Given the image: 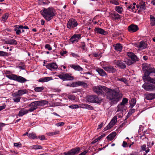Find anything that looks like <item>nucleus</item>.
Returning <instances> with one entry per match:
<instances>
[{
	"mask_svg": "<svg viewBox=\"0 0 155 155\" xmlns=\"http://www.w3.org/2000/svg\"><path fill=\"white\" fill-rule=\"evenodd\" d=\"M41 14L47 21L51 19L56 14L55 10L53 8L49 7L48 8H44L43 10L40 11Z\"/></svg>",
	"mask_w": 155,
	"mask_h": 155,
	"instance_id": "f257e3e1",
	"label": "nucleus"
},
{
	"mask_svg": "<svg viewBox=\"0 0 155 155\" xmlns=\"http://www.w3.org/2000/svg\"><path fill=\"white\" fill-rule=\"evenodd\" d=\"M105 92L107 98L112 100L113 103L115 104L119 101L118 94L115 90L107 88Z\"/></svg>",
	"mask_w": 155,
	"mask_h": 155,
	"instance_id": "f03ea898",
	"label": "nucleus"
},
{
	"mask_svg": "<svg viewBox=\"0 0 155 155\" xmlns=\"http://www.w3.org/2000/svg\"><path fill=\"white\" fill-rule=\"evenodd\" d=\"M142 70L144 72L143 76L148 75L155 76V68L151 67L150 64L144 63L143 64Z\"/></svg>",
	"mask_w": 155,
	"mask_h": 155,
	"instance_id": "7ed1b4c3",
	"label": "nucleus"
},
{
	"mask_svg": "<svg viewBox=\"0 0 155 155\" xmlns=\"http://www.w3.org/2000/svg\"><path fill=\"white\" fill-rule=\"evenodd\" d=\"M127 54L129 57L131 58L132 60L130 59L125 58L123 61V62L125 64L129 66L133 64L134 62L139 61V58L134 53L131 52H127Z\"/></svg>",
	"mask_w": 155,
	"mask_h": 155,
	"instance_id": "20e7f679",
	"label": "nucleus"
},
{
	"mask_svg": "<svg viewBox=\"0 0 155 155\" xmlns=\"http://www.w3.org/2000/svg\"><path fill=\"white\" fill-rule=\"evenodd\" d=\"M10 72L8 71H6V77L10 80H13L21 83H23L27 81V80L24 78L19 76H18L16 74H8Z\"/></svg>",
	"mask_w": 155,
	"mask_h": 155,
	"instance_id": "39448f33",
	"label": "nucleus"
},
{
	"mask_svg": "<svg viewBox=\"0 0 155 155\" xmlns=\"http://www.w3.org/2000/svg\"><path fill=\"white\" fill-rule=\"evenodd\" d=\"M93 91L98 95H104L107 88L104 86H95L93 88Z\"/></svg>",
	"mask_w": 155,
	"mask_h": 155,
	"instance_id": "423d86ee",
	"label": "nucleus"
},
{
	"mask_svg": "<svg viewBox=\"0 0 155 155\" xmlns=\"http://www.w3.org/2000/svg\"><path fill=\"white\" fill-rule=\"evenodd\" d=\"M78 25V23L76 20L74 19H70L68 22L67 28L70 29H74Z\"/></svg>",
	"mask_w": 155,
	"mask_h": 155,
	"instance_id": "0eeeda50",
	"label": "nucleus"
},
{
	"mask_svg": "<svg viewBox=\"0 0 155 155\" xmlns=\"http://www.w3.org/2000/svg\"><path fill=\"white\" fill-rule=\"evenodd\" d=\"M71 74H62L59 75L58 76L60 79L64 81H71L74 79V78L73 76H72Z\"/></svg>",
	"mask_w": 155,
	"mask_h": 155,
	"instance_id": "6e6552de",
	"label": "nucleus"
},
{
	"mask_svg": "<svg viewBox=\"0 0 155 155\" xmlns=\"http://www.w3.org/2000/svg\"><path fill=\"white\" fill-rule=\"evenodd\" d=\"M80 150L79 147H78L73 148L67 152H64V154L65 155H74L79 153Z\"/></svg>",
	"mask_w": 155,
	"mask_h": 155,
	"instance_id": "1a4fd4ad",
	"label": "nucleus"
},
{
	"mask_svg": "<svg viewBox=\"0 0 155 155\" xmlns=\"http://www.w3.org/2000/svg\"><path fill=\"white\" fill-rule=\"evenodd\" d=\"M79 86H82L84 87H87V84L81 81H78L74 82L71 84L70 86L71 87H75Z\"/></svg>",
	"mask_w": 155,
	"mask_h": 155,
	"instance_id": "9d476101",
	"label": "nucleus"
},
{
	"mask_svg": "<svg viewBox=\"0 0 155 155\" xmlns=\"http://www.w3.org/2000/svg\"><path fill=\"white\" fill-rule=\"evenodd\" d=\"M114 63L115 65L120 68L124 69L126 67V64L122 60H115L114 61Z\"/></svg>",
	"mask_w": 155,
	"mask_h": 155,
	"instance_id": "9b49d317",
	"label": "nucleus"
},
{
	"mask_svg": "<svg viewBox=\"0 0 155 155\" xmlns=\"http://www.w3.org/2000/svg\"><path fill=\"white\" fill-rule=\"evenodd\" d=\"M88 102L91 103H98L100 100L98 97L95 95H92L89 97L87 99Z\"/></svg>",
	"mask_w": 155,
	"mask_h": 155,
	"instance_id": "f8f14e48",
	"label": "nucleus"
},
{
	"mask_svg": "<svg viewBox=\"0 0 155 155\" xmlns=\"http://www.w3.org/2000/svg\"><path fill=\"white\" fill-rule=\"evenodd\" d=\"M125 106L124 105H121V104L118 105L117 107V110L116 113H118V112H120V115H118V117L119 118L121 117L123 115V112L124 110H125L124 109Z\"/></svg>",
	"mask_w": 155,
	"mask_h": 155,
	"instance_id": "ddd939ff",
	"label": "nucleus"
},
{
	"mask_svg": "<svg viewBox=\"0 0 155 155\" xmlns=\"http://www.w3.org/2000/svg\"><path fill=\"white\" fill-rule=\"evenodd\" d=\"M142 87L146 91H155V86L147 84H144L142 86Z\"/></svg>",
	"mask_w": 155,
	"mask_h": 155,
	"instance_id": "4468645a",
	"label": "nucleus"
},
{
	"mask_svg": "<svg viewBox=\"0 0 155 155\" xmlns=\"http://www.w3.org/2000/svg\"><path fill=\"white\" fill-rule=\"evenodd\" d=\"M117 121V117L116 116H115L113 117L109 124L104 128L105 130H107L108 129L111 128L115 124Z\"/></svg>",
	"mask_w": 155,
	"mask_h": 155,
	"instance_id": "2eb2a0df",
	"label": "nucleus"
},
{
	"mask_svg": "<svg viewBox=\"0 0 155 155\" xmlns=\"http://www.w3.org/2000/svg\"><path fill=\"white\" fill-rule=\"evenodd\" d=\"M127 28L129 31L131 33L135 32L139 29L138 26L134 24L130 25Z\"/></svg>",
	"mask_w": 155,
	"mask_h": 155,
	"instance_id": "dca6fc26",
	"label": "nucleus"
},
{
	"mask_svg": "<svg viewBox=\"0 0 155 155\" xmlns=\"http://www.w3.org/2000/svg\"><path fill=\"white\" fill-rule=\"evenodd\" d=\"M103 68L106 71H108L109 73H115L117 71L116 69L111 66H107L103 67Z\"/></svg>",
	"mask_w": 155,
	"mask_h": 155,
	"instance_id": "f3484780",
	"label": "nucleus"
},
{
	"mask_svg": "<svg viewBox=\"0 0 155 155\" xmlns=\"http://www.w3.org/2000/svg\"><path fill=\"white\" fill-rule=\"evenodd\" d=\"M46 66L48 69L51 71L55 70L58 67L57 64L54 62L48 64L46 65Z\"/></svg>",
	"mask_w": 155,
	"mask_h": 155,
	"instance_id": "a211bd4d",
	"label": "nucleus"
},
{
	"mask_svg": "<svg viewBox=\"0 0 155 155\" xmlns=\"http://www.w3.org/2000/svg\"><path fill=\"white\" fill-rule=\"evenodd\" d=\"M150 75L147 76H143V79L144 81H148L150 82V83L153 84H155V78H151Z\"/></svg>",
	"mask_w": 155,
	"mask_h": 155,
	"instance_id": "6ab92c4d",
	"label": "nucleus"
},
{
	"mask_svg": "<svg viewBox=\"0 0 155 155\" xmlns=\"http://www.w3.org/2000/svg\"><path fill=\"white\" fill-rule=\"evenodd\" d=\"M95 31L97 33L101 34L106 35L108 33L107 31H104L103 29L100 28H95Z\"/></svg>",
	"mask_w": 155,
	"mask_h": 155,
	"instance_id": "aec40b11",
	"label": "nucleus"
},
{
	"mask_svg": "<svg viewBox=\"0 0 155 155\" xmlns=\"http://www.w3.org/2000/svg\"><path fill=\"white\" fill-rule=\"evenodd\" d=\"M14 27V31L16 32V34L18 35H19L21 32V30L23 29V26L15 25Z\"/></svg>",
	"mask_w": 155,
	"mask_h": 155,
	"instance_id": "412c9836",
	"label": "nucleus"
},
{
	"mask_svg": "<svg viewBox=\"0 0 155 155\" xmlns=\"http://www.w3.org/2000/svg\"><path fill=\"white\" fill-rule=\"evenodd\" d=\"M135 46L138 48H142L143 49L146 48L147 47L146 43L143 41H142L140 43L137 44Z\"/></svg>",
	"mask_w": 155,
	"mask_h": 155,
	"instance_id": "4be33fe9",
	"label": "nucleus"
},
{
	"mask_svg": "<svg viewBox=\"0 0 155 155\" xmlns=\"http://www.w3.org/2000/svg\"><path fill=\"white\" fill-rule=\"evenodd\" d=\"M13 100L14 102L18 103L20 101L21 99L20 96H19L16 93H14L12 94Z\"/></svg>",
	"mask_w": 155,
	"mask_h": 155,
	"instance_id": "5701e85b",
	"label": "nucleus"
},
{
	"mask_svg": "<svg viewBox=\"0 0 155 155\" xmlns=\"http://www.w3.org/2000/svg\"><path fill=\"white\" fill-rule=\"evenodd\" d=\"M29 106L30 107V108L28 109V111H29V112H31L34 111L38 108L34 102H33L31 103L29 105Z\"/></svg>",
	"mask_w": 155,
	"mask_h": 155,
	"instance_id": "b1692460",
	"label": "nucleus"
},
{
	"mask_svg": "<svg viewBox=\"0 0 155 155\" xmlns=\"http://www.w3.org/2000/svg\"><path fill=\"white\" fill-rule=\"evenodd\" d=\"M53 79L52 77H46L42 78L39 79L38 81L39 82H47L49 81L52 80Z\"/></svg>",
	"mask_w": 155,
	"mask_h": 155,
	"instance_id": "393cba45",
	"label": "nucleus"
},
{
	"mask_svg": "<svg viewBox=\"0 0 155 155\" xmlns=\"http://www.w3.org/2000/svg\"><path fill=\"white\" fill-rule=\"evenodd\" d=\"M6 44L11 45H16L18 43L17 41L14 39L7 40L5 41Z\"/></svg>",
	"mask_w": 155,
	"mask_h": 155,
	"instance_id": "a878e982",
	"label": "nucleus"
},
{
	"mask_svg": "<svg viewBox=\"0 0 155 155\" xmlns=\"http://www.w3.org/2000/svg\"><path fill=\"white\" fill-rule=\"evenodd\" d=\"M146 98L148 100H152L155 98V93H150L147 94Z\"/></svg>",
	"mask_w": 155,
	"mask_h": 155,
	"instance_id": "bb28decb",
	"label": "nucleus"
},
{
	"mask_svg": "<svg viewBox=\"0 0 155 155\" xmlns=\"http://www.w3.org/2000/svg\"><path fill=\"white\" fill-rule=\"evenodd\" d=\"M96 71L101 76H107V74L105 71L102 69L97 68L96 69Z\"/></svg>",
	"mask_w": 155,
	"mask_h": 155,
	"instance_id": "cd10ccee",
	"label": "nucleus"
},
{
	"mask_svg": "<svg viewBox=\"0 0 155 155\" xmlns=\"http://www.w3.org/2000/svg\"><path fill=\"white\" fill-rule=\"evenodd\" d=\"M29 112V111H28V110L22 108L19 111L18 115L20 117L28 113Z\"/></svg>",
	"mask_w": 155,
	"mask_h": 155,
	"instance_id": "c85d7f7f",
	"label": "nucleus"
},
{
	"mask_svg": "<svg viewBox=\"0 0 155 155\" xmlns=\"http://www.w3.org/2000/svg\"><path fill=\"white\" fill-rule=\"evenodd\" d=\"M28 92V91L26 89H24L18 90L16 93H17V95L19 96H21L23 95L26 94Z\"/></svg>",
	"mask_w": 155,
	"mask_h": 155,
	"instance_id": "c756f323",
	"label": "nucleus"
},
{
	"mask_svg": "<svg viewBox=\"0 0 155 155\" xmlns=\"http://www.w3.org/2000/svg\"><path fill=\"white\" fill-rule=\"evenodd\" d=\"M113 46L114 47L115 50L120 52L122 50V46L121 44L117 43L114 45Z\"/></svg>",
	"mask_w": 155,
	"mask_h": 155,
	"instance_id": "7c9ffc66",
	"label": "nucleus"
},
{
	"mask_svg": "<svg viewBox=\"0 0 155 155\" xmlns=\"http://www.w3.org/2000/svg\"><path fill=\"white\" fill-rule=\"evenodd\" d=\"M110 16L113 20L119 19L121 18V16L117 13H111Z\"/></svg>",
	"mask_w": 155,
	"mask_h": 155,
	"instance_id": "2f4dec72",
	"label": "nucleus"
},
{
	"mask_svg": "<svg viewBox=\"0 0 155 155\" xmlns=\"http://www.w3.org/2000/svg\"><path fill=\"white\" fill-rule=\"evenodd\" d=\"M71 68L74 69L75 70L78 71H82L83 69L79 65H75L74 64H71L70 65Z\"/></svg>",
	"mask_w": 155,
	"mask_h": 155,
	"instance_id": "473e14b6",
	"label": "nucleus"
},
{
	"mask_svg": "<svg viewBox=\"0 0 155 155\" xmlns=\"http://www.w3.org/2000/svg\"><path fill=\"white\" fill-rule=\"evenodd\" d=\"M116 135V133L115 132H113L109 135L107 137V138L110 140H113Z\"/></svg>",
	"mask_w": 155,
	"mask_h": 155,
	"instance_id": "72a5a7b5",
	"label": "nucleus"
},
{
	"mask_svg": "<svg viewBox=\"0 0 155 155\" xmlns=\"http://www.w3.org/2000/svg\"><path fill=\"white\" fill-rule=\"evenodd\" d=\"M136 100L135 98H133L131 99L130 101V107L131 108L133 107L136 104Z\"/></svg>",
	"mask_w": 155,
	"mask_h": 155,
	"instance_id": "f704fd0d",
	"label": "nucleus"
},
{
	"mask_svg": "<svg viewBox=\"0 0 155 155\" xmlns=\"http://www.w3.org/2000/svg\"><path fill=\"white\" fill-rule=\"evenodd\" d=\"M115 10L119 14L122 13L123 11V8L122 7L117 6L115 8Z\"/></svg>",
	"mask_w": 155,
	"mask_h": 155,
	"instance_id": "c9c22d12",
	"label": "nucleus"
},
{
	"mask_svg": "<svg viewBox=\"0 0 155 155\" xmlns=\"http://www.w3.org/2000/svg\"><path fill=\"white\" fill-rule=\"evenodd\" d=\"M9 16L8 13H6L4 14L2 17V21L4 22H5Z\"/></svg>",
	"mask_w": 155,
	"mask_h": 155,
	"instance_id": "e433bc0d",
	"label": "nucleus"
},
{
	"mask_svg": "<svg viewBox=\"0 0 155 155\" xmlns=\"http://www.w3.org/2000/svg\"><path fill=\"white\" fill-rule=\"evenodd\" d=\"M150 25L151 26L155 25V18L151 15H150Z\"/></svg>",
	"mask_w": 155,
	"mask_h": 155,
	"instance_id": "4c0bfd02",
	"label": "nucleus"
},
{
	"mask_svg": "<svg viewBox=\"0 0 155 155\" xmlns=\"http://www.w3.org/2000/svg\"><path fill=\"white\" fill-rule=\"evenodd\" d=\"M44 89V87H36L35 88L34 90L36 92H41Z\"/></svg>",
	"mask_w": 155,
	"mask_h": 155,
	"instance_id": "58836bf2",
	"label": "nucleus"
},
{
	"mask_svg": "<svg viewBox=\"0 0 155 155\" xmlns=\"http://www.w3.org/2000/svg\"><path fill=\"white\" fill-rule=\"evenodd\" d=\"M32 149H42V147L40 145H33L30 147Z\"/></svg>",
	"mask_w": 155,
	"mask_h": 155,
	"instance_id": "ea45409f",
	"label": "nucleus"
},
{
	"mask_svg": "<svg viewBox=\"0 0 155 155\" xmlns=\"http://www.w3.org/2000/svg\"><path fill=\"white\" fill-rule=\"evenodd\" d=\"M117 80L123 82L125 84L127 83V80L125 78H117Z\"/></svg>",
	"mask_w": 155,
	"mask_h": 155,
	"instance_id": "a19ab883",
	"label": "nucleus"
},
{
	"mask_svg": "<svg viewBox=\"0 0 155 155\" xmlns=\"http://www.w3.org/2000/svg\"><path fill=\"white\" fill-rule=\"evenodd\" d=\"M145 3L146 2L143 1H142L140 2V9L141 10H144L146 9Z\"/></svg>",
	"mask_w": 155,
	"mask_h": 155,
	"instance_id": "79ce46f5",
	"label": "nucleus"
},
{
	"mask_svg": "<svg viewBox=\"0 0 155 155\" xmlns=\"http://www.w3.org/2000/svg\"><path fill=\"white\" fill-rule=\"evenodd\" d=\"M120 1L119 0H110V3L116 5H118L120 4Z\"/></svg>",
	"mask_w": 155,
	"mask_h": 155,
	"instance_id": "37998d69",
	"label": "nucleus"
},
{
	"mask_svg": "<svg viewBox=\"0 0 155 155\" xmlns=\"http://www.w3.org/2000/svg\"><path fill=\"white\" fill-rule=\"evenodd\" d=\"M28 136L30 138H31L33 139L36 138L37 137L36 135L33 133L29 134L28 135Z\"/></svg>",
	"mask_w": 155,
	"mask_h": 155,
	"instance_id": "c03bdc74",
	"label": "nucleus"
},
{
	"mask_svg": "<svg viewBox=\"0 0 155 155\" xmlns=\"http://www.w3.org/2000/svg\"><path fill=\"white\" fill-rule=\"evenodd\" d=\"M128 101V100L127 98H124L123 99L122 102L120 103L121 105H124L126 104L127 103Z\"/></svg>",
	"mask_w": 155,
	"mask_h": 155,
	"instance_id": "a18cd8bd",
	"label": "nucleus"
},
{
	"mask_svg": "<svg viewBox=\"0 0 155 155\" xmlns=\"http://www.w3.org/2000/svg\"><path fill=\"white\" fill-rule=\"evenodd\" d=\"M70 41L72 43L77 42L78 41V40H77V39L76 38H75L73 36L70 39Z\"/></svg>",
	"mask_w": 155,
	"mask_h": 155,
	"instance_id": "49530a36",
	"label": "nucleus"
},
{
	"mask_svg": "<svg viewBox=\"0 0 155 155\" xmlns=\"http://www.w3.org/2000/svg\"><path fill=\"white\" fill-rule=\"evenodd\" d=\"M84 107L88 109L92 110L93 109V107L90 105H89L87 104H85L84 105Z\"/></svg>",
	"mask_w": 155,
	"mask_h": 155,
	"instance_id": "de8ad7c7",
	"label": "nucleus"
},
{
	"mask_svg": "<svg viewBox=\"0 0 155 155\" xmlns=\"http://www.w3.org/2000/svg\"><path fill=\"white\" fill-rule=\"evenodd\" d=\"M59 131H56L54 132H50L48 133L49 135L53 136L56 134H58L59 133Z\"/></svg>",
	"mask_w": 155,
	"mask_h": 155,
	"instance_id": "09e8293b",
	"label": "nucleus"
},
{
	"mask_svg": "<svg viewBox=\"0 0 155 155\" xmlns=\"http://www.w3.org/2000/svg\"><path fill=\"white\" fill-rule=\"evenodd\" d=\"M41 106H43L47 104L48 103L47 101L45 100L40 101Z\"/></svg>",
	"mask_w": 155,
	"mask_h": 155,
	"instance_id": "8fccbe9b",
	"label": "nucleus"
},
{
	"mask_svg": "<svg viewBox=\"0 0 155 155\" xmlns=\"http://www.w3.org/2000/svg\"><path fill=\"white\" fill-rule=\"evenodd\" d=\"M68 98L71 100H74L75 99V97L74 96L72 95H69L68 96Z\"/></svg>",
	"mask_w": 155,
	"mask_h": 155,
	"instance_id": "3c124183",
	"label": "nucleus"
},
{
	"mask_svg": "<svg viewBox=\"0 0 155 155\" xmlns=\"http://www.w3.org/2000/svg\"><path fill=\"white\" fill-rule=\"evenodd\" d=\"M8 55V53L5 51H0V56H3Z\"/></svg>",
	"mask_w": 155,
	"mask_h": 155,
	"instance_id": "603ef678",
	"label": "nucleus"
},
{
	"mask_svg": "<svg viewBox=\"0 0 155 155\" xmlns=\"http://www.w3.org/2000/svg\"><path fill=\"white\" fill-rule=\"evenodd\" d=\"M45 48L48 49L49 51L52 50V48L50 45L48 44H46L45 46Z\"/></svg>",
	"mask_w": 155,
	"mask_h": 155,
	"instance_id": "864d4df0",
	"label": "nucleus"
},
{
	"mask_svg": "<svg viewBox=\"0 0 155 155\" xmlns=\"http://www.w3.org/2000/svg\"><path fill=\"white\" fill-rule=\"evenodd\" d=\"M69 107L72 109H74L78 108L79 106L77 104H74L70 106Z\"/></svg>",
	"mask_w": 155,
	"mask_h": 155,
	"instance_id": "5fc2aeb1",
	"label": "nucleus"
},
{
	"mask_svg": "<svg viewBox=\"0 0 155 155\" xmlns=\"http://www.w3.org/2000/svg\"><path fill=\"white\" fill-rule=\"evenodd\" d=\"M14 146L18 148H20L21 147V144L20 142L18 143H14Z\"/></svg>",
	"mask_w": 155,
	"mask_h": 155,
	"instance_id": "6e6d98bb",
	"label": "nucleus"
},
{
	"mask_svg": "<svg viewBox=\"0 0 155 155\" xmlns=\"http://www.w3.org/2000/svg\"><path fill=\"white\" fill-rule=\"evenodd\" d=\"M73 36L78 40V39L81 38V35L79 34H74Z\"/></svg>",
	"mask_w": 155,
	"mask_h": 155,
	"instance_id": "4d7b16f0",
	"label": "nucleus"
},
{
	"mask_svg": "<svg viewBox=\"0 0 155 155\" xmlns=\"http://www.w3.org/2000/svg\"><path fill=\"white\" fill-rule=\"evenodd\" d=\"M122 146L124 147H128V144L126 141H124Z\"/></svg>",
	"mask_w": 155,
	"mask_h": 155,
	"instance_id": "13d9d810",
	"label": "nucleus"
},
{
	"mask_svg": "<svg viewBox=\"0 0 155 155\" xmlns=\"http://www.w3.org/2000/svg\"><path fill=\"white\" fill-rule=\"evenodd\" d=\"M64 123L63 122H59L56 124V125L57 127L62 126H63Z\"/></svg>",
	"mask_w": 155,
	"mask_h": 155,
	"instance_id": "bf43d9fd",
	"label": "nucleus"
},
{
	"mask_svg": "<svg viewBox=\"0 0 155 155\" xmlns=\"http://www.w3.org/2000/svg\"><path fill=\"white\" fill-rule=\"evenodd\" d=\"M34 102L37 107V106H41L40 101H34Z\"/></svg>",
	"mask_w": 155,
	"mask_h": 155,
	"instance_id": "052dcab7",
	"label": "nucleus"
},
{
	"mask_svg": "<svg viewBox=\"0 0 155 155\" xmlns=\"http://www.w3.org/2000/svg\"><path fill=\"white\" fill-rule=\"evenodd\" d=\"M146 144H143V145L141 146V150L143 151H144L146 150Z\"/></svg>",
	"mask_w": 155,
	"mask_h": 155,
	"instance_id": "680f3d73",
	"label": "nucleus"
},
{
	"mask_svg": "<svg viewBox=\"0 0 155 155\" xmlns=\"http://www.w3.org/2000/svg\"><path fill=\"white\" fill-rule=\"evenodd\" d=\"M5 124L3 123H0V130H1L3 127L5 126Z\"/></svg>",
	"mask_w": 155,
	"mask_h": 155,
	"instance_id": "e2e57ef3",
	"label": "nucleus"
},
{
	"mask_svg": "<svg viewBox=\"0 0 155 155\" xmlns=\"http://www.w3.org/2000/svg\"><path fill=\"white\" fill-rule=\"evenodd\" d=\"M71 55L73 57L75 58H77L79 56L78 54L72 52L71 53Z\"/></svg>",
	"mask_w": 155,
	"mask_h": 155,
	"instance_id": "0e129e2a",
	"label": "nucleus"
},
{
	"mask_svg": "<svg viewBox=\"0 0 155 155\" xmlns=\"http://www.w3.org/2000/svg\"><path fill=\"white\" fill-rule=\"evenodd\" d=\"M38 138H39L40 140H43L45 139V137L44 135H41V136H38Z\"/></svg>",
	"mask_w": 155,
	"mask_h": 155,
	"instance_id": "69168bd1",
	"label": "nucleus"
},
{
	"mask_svg": "<svg viewBox=\"0 0 155 155\" xmlns=\"http://www.w3.org/2000/svg\"><path fill=\"white\" fill-rule=\"evenodd\" d=\"M39 2L41 5H45L46 4V2H43V0H39Z\"/></svg>",
	"mask_w": 155,
	"mask_h": 155,
	"instance_id": "338daca9",
	"label": "nucleus"
},
{
	"mask_svg": "<svg viewBox=\"0 0 155 155\" xmlns=\"http://www.w3.org/2000/svg\"><path fill=\"white\" fill-rule=\"evenodd\" d=\"M88 152L87 150H85L84 152L80 153L79 155H85Z\"/></svg>",
	"mask_w": 155,
	"mask_h": 155,
	"instance_id": "774afa93",
	"label": "nucleus"
}]
</instances>
